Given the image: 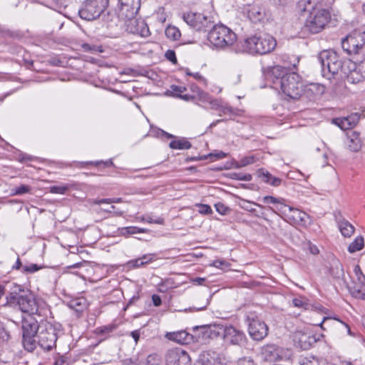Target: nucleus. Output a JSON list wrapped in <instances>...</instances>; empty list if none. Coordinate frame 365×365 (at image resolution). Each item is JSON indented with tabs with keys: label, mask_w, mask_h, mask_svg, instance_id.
<instances>
[{
	"label": "nucleus",
	"mask_w": 365,
	"mask_h": 365,
	"mask_svg": "<svg viewBox=\"0 0 365 365\" xmlns=\"http://www.w3.org/2000/svg\"><path fill=\"white\" fill-rule=\"evenodd\" d=\"M3 305L18 309L30 315L37 314L46 317L48 313L51 314L47 304L44 302L39 304L29 290L16 284H12L9 287Z\"/></svg>",
	"instance_id": "nucleus-1"
},
{
	"label": "nucleus",
	"mask_w": 365,
	"mask_h": 365,
	"mask_svg": "<svg viewBox=\"0 0 365 365\" xmlns=\"http://www.w3.org/2000/svg\"><path fill=\"white\" fill-rule=\"evenodd\" d=\"M298 7L303 11H309L303 27L302 32L307 34H317L323 31L331 19V14L328 9L318 8L312 5L311 0H301Z\"/></svg>",
	"instance_id": "nucleus-2"
},
{
	"label": "nucleus",
	"mask_w": 365,
	"mask_h": 365,
	"mask_svg": "<svg viewBox=\"0 0 365 365\" xmlns=\"http://www.w3.org/2000/svg\"><path fill=\"white\" fill-rule=\"evenodd\" d=\"M277 46L275 38L268 34H260L244 41L243 51L250 54L264 55L272 52Z\"/></svg>",
	"instance_id": "nucleus-3"
},
{
	"label": "nucleus",
	"mask_w": 365,
	"mask_h": 365,
	"mask_svg": "<svg viewBox=\"0 0 365 365\" xmlns=\"http://www.w3.org/2000/svg\"><path fill=\"white\" fill-rule=\"evenodd\" d=\"M210 45L217 49L230 47L236 41V34L228 27L222 24L212 25L207 34Z\"/></svg>",
	"instance_id": "nucleus-4"
},
{
	"label": "nucleus",
	"mask_w": 365,
	"mask_h": 365,
	"mask_svg": "<svg viewBox=\"0 0 365 365\" xmlns=\"http://www.w3.org/2000/svg\"><path fill=\"white\" fill-rule=\"evenodd\" d=\"M279 82L282 92L290 98L298 99L304 91L302 78L295 72L283 75Z\"/></svg>",
	"instance_id": "nucleus-5"
},
{
	"label": "nucleus",
	"mask_w": 365,
	"mask_h": 365,
	"mask_svg": "<svg viewBox=\"0 0 365 365\" xmlns=\"http://www.w3.org/2000/svg\"><path fill=\"white\" fill-rule=\"evenodd\" d=\"M36 339L38 344L42 349L50 351L56 346L58 339L57 329L51 323L41 321L39 323Z\"/></svg>",
	"instance_id": "nucleus-6"
},
{
	"label": "nucleus",
	"mask_w": 365,
	"mask_h": 365,
	"mask_svg": "<svg viewBox=\"0 0 365 365\" xmlns=\"http://www.w3.org/2000/svg\"><path fill=\"white\" fill-rule=\"evenodd\" d=\"M108 4V0H85L79 8V16L86 21L96 20L105 11Z\"/></svg>",
	"instance_id": "nucleus-7"
},
{
	"label": "nucleus",
	"mask_w": 365,
	"mask_h": 365,
	"mask_svg": "<svg viewBox=\"0 0 365 365\" xmlns=\"http://www.w3.org/2000/svg\"><path fill=\"white\" fill-rule=\"evenodd\" d=\"M319 61L321 63L324 76L334 75L341 68V61L334 51H323L319 56Z\"/></svg>",
	"instance_id": "nucleus-8"
},
{
	"label": "nucleus",
	"mask_w": 365,
	"mask_h": 365,
	"mask_svg": "<svg viewBox=\"0 0 365 365\" xmlns=\"http://www.w3.org/2000/svg\"><path fill=\"white\" fill-rule=\"evenodd\" d=\"M279 211L284 215L285 220L293 225L306 227L310 224L309 216L300 210L286 205L279 208Z\"/></svg>",
	"instance_id": "nucleus-9"
},
{
	"label": "nucleus",
	"mask_w": 365,
	"mask_h": 365,
	"mask_svg": "<svg viewBox=\"0 0 365 365\" xmlns=\"http://www.w3.org/2000/svg\"><path fill=\"white\" fill-rule=\"evenodd\" d=\"M183 20L193 29L197 31H207L213 22L201 13L187 12L183 14Z\"/></svg>",
	"instance_id": "nucleus-10"
},
{
	"label": "nucleus",
	"mask_w": 365,
	"mask_h": 365,
	"mask_svg": "<svg viewBox=\"0 0 365 365\" xmlns=\"http://www.w3.org/2000/svg\"><path fill=\"white\" fill-rule=\"evenodd\" d=\"M247 322L248 324V332L252 339L260 341L267 336V325L255 314L248 315Z\"/></svg>",
	"instance_id": "nucleus-11"
},
{
	"label": "nucleus",
	"mask_w": 365,
	"mask_h": 365,
	"mask_svg": "<svg viewBox=\"0 0 365 365\" xmlns=\"http://www.w3.org/2000/svg\"><path fill=\"white\" fill-rule=\"evenodd\" d=\"M140 5L141 0H118V17L125 21H133L138 13Z\"/></svg>",
	"instance_id": "nucleus-12"
},
{
	"label": "nucleus",
	"mask_w": 365,
	"mask_h": 365,
	"mask_svg": "<svg viewBox=\"0 0 365 365\" xmlns=\"http://www.w3.org/2000/svg\"><path fill=\"white\" fill-rule=\"evenodd\" d=\"M166 365H191V358L188 353L181 348H173L165 354Z\"/></svg>",
	"instance_id": "nucleus-13"
},
{
	"label": "nucleus",
	"mask_w": 365,
	"mask_h": 365,
	"mask_svg": "<svg viewBox=\"0 0 365 365\" xmlns=\"http://www.w3.org/2000/svg\"><path fill=\"white\" fill-rule=\"evenodd\" d=\"M365 43L363 37L358 34L357 36H349L343 39L341 46L344 51L348 54H358L362 50Z\"/></svg>",
	"instance_id": "nucleus-14"
},
{
	"label": "nucleus",
	"mask_w": 365,
	"mask_h": 365,
	"mask_svg": "<svg viewBox=\"0 0 365 365\" xmlns=\"http://www.w3.org/2000/svg\"><path fill=\"white\" fill-rule=\"evenodd\" d=\"M222 337L225 341L233 345H242L246 341L244 332L233 326H225Z\"/></svg>",
	"instance_id": "nucleus-15"
},
{
	"label": "nucleus",
	"mask_w": 365,
	"mask_h": 365,
	"mask_svg": "<svg viewBox=\"0 0 365 365\" xmlns=\"http://www.w3.org/2000/svg\"><path fill=\"white\" fill-rule=\"evenodd\" d=\"M282 349L274 344H267L261 347V358L266 361H274L282 357Z\"/></svg>",
	"instance_id": "nucleus-16"
},
{
	"label": "nucleus",
	"mask_w": 365,
	"mask_h": 365,
	"mask_svg": "<svg viewBox=\"0 0 365 365\" xmlns=\"http://www.w3.org/2000/svg\"><path fill=\"white\" fill-rule=\"evenodd\" d=\"M224 327L225 326L221 324L202 326L200 327V334L202 335V339L204 340L217 338L220 336H222Z\"/></svg>",
	"instance_id": "nucleus-17"
},
{
	"label": "nucleus",
	"mask_w": 365,
	"mask_h": 365,
	"mask_svg": "<svg viewBox=\"0 0 365 365\" xmlns=\"http://www.w3.org/2000/svg\"><path fill=\"white\" fill-rule=\"evenodd\" d=\"M286 69L281 66H274L270 68L266 74L267 80L272 81L273 87L277 89L279 86V81L283 75L287 74Z\"/></svg>",
	"instance_id": "nucleus-18"
},
{
	"label": "nucleus",
	"mask_w": 365,
	"mask_h": 365,
	"mask_svg": "<svg viewBox=\"0 0 365 365\" xmlns=\"http://www.w3.org/2000/svg\"><path fill=\"white\" fill-rule=\"evenodd\" d=\"M39 324L34 318L29 317L22 321V334L36 336L38 334Z\"/></svg>",
	"instance_id": "nucleus-19"
},
{
	"label": "nucleus",
	"mask_w": 365,
	"mask_h": 365,
	"mask_svg": "<svg viewBox=\"0 0 365 365\" xmlns=\"http://www.w3.org/2000/svg\"><path fill=\"white\" fill-rule=\"evenodd\" d=\"M347 145L350 151L357 153L362 147V141L359 133L351 131L347 135Z\"/></svg>",
	"instance_id": "nucleus-20"
},
{
	"label": "nucleus",
	"mask_w": 365,
	"mask_h": 365,
	"mask_svg": "<svg viewBox=\"0 0 365 365\" xmlns=\"http://www.w3.org/2000/svg\"><path fill=\"white\" fill-rule=\"evenodd\" d=\"M165 336L171 341L178 344H188L192 339V336L185 331H178L175 332L167 333Z\"/></svg>",
	"instance_id": "nucleus-21"
},
{
	"label": "nucleus",
	"mask_w": 365,
	"mask_h": 365,
	"mask_svg": "<svg viewBox=\"0 0 365 365\" xmlns=\"http://www.w3.org/2000/svg\"><path fill=\"white\" fill-rule=\"evenodd\" d=\"M247 14L250 20L255 23L260 21L264 16L262 8L257 5H249L247 9Z\"/></svg>",
	"instance_id": "nucleus-22"
},
{
	"label": "nucleus",
	"mask_w": 365,
	"mask_h": 365,
	"mask_svg": "<svg viewBox=\"0 0 365 365\" xmlns=\"http://www.w3.org/2000/svg\"><path fill=\"white\" fill-rule=\"evenodd\" d=\"M315 309L319 313H323V314H327V316H325L323 317L322 321L318 324L322 329H324V328L323 327V324L326 321H327L329 319H334V320L340 322L341 324H343V326L346 329L347 333L349 335H351V329H350V327H349V325L346 323L342 322L341 319H339L337 317H332L328 316V309L327 308H325L322 305L319 304L315 307Z\"/></svg>",
	"instance_id": "nucleus-23"
},
{
	"label": "nucleus",
	"mask_w": 365,
	"mask_h": 365,
	"mask_svg": "<svg viewBox=\"0 0 365 365\" xmlns=\"http://www.w3.org/2000/svg\"><path fill=\"white\" fill-rule=\"evenodd\" d=\"M132 24H135L134 29H130L133 34H136L142 37H148L150 32L147 24L143 20H133Z\"/></svg>",
	"instance_id": "nucleus-24"
},
{
	"label": "nucleus",
	"mask_w": 365,
	"mask_h": 365,
	"mask_svg": "<svg viewBox=\"0 0 365 365\" xmlns=\"http://www.w3.org/2000/svg\"><path fill=\"white\" fill-rule=\"evenodd\" d=\"M329 272L336 279H339L344 277L343 266L339 259L333 258L331 260Z\"/></svg>",
	"instance_id": "nucleus-25"
},
{
	"label": "nucleus",
	"mask_w": 365,
	"mask_h": 365,
	"mask_svg": "<svg viewBox=\"0 0 365 365\" xmlns=\"http://www.w3.org/2000/svg\"><path fill=\"white\" fill-rule=\"evenodd\" d=\"M339 229L341 235L345 237H350L354 232V227L346 219L339 218L337 220Z\"/></svg>",
	"instance_id": "nucleus-26"
},
{
	"label": "nucleus",
	"mask_w": 365,
	"mask_h": 365,
	"mask_svg": "<svg viewBox=\"0 0 365 365\" xmlns=\"http://www.w3.org/2000/svg\"><path fill=\"white\" fill-rule=\"evenodd\" d=\"M155 258L154 254L144 255L141 257L130 260L127 264L130 268H138L152 262Z\"/></svg>",
	"instance_id": "nucleus-27"
},
{
	"label": "nucleus",
	"mask_w": 365,
	"mask_h": 365,
	"mask_svg": "<svg viewBox=\"0 0 365 365\" xmlns=\"http://www.w3.org/2000/svg\"><path fill=\"white\" fill-rule=\"evenodd\" d=\"M364 80H365V77L361 72H359V64L346 76L347 82L353 84L358 83Z\"/></svg>",
	"instance_id": "nucleus-28"
},
{
	"label": "nucleus",
	"mask_w": 365,
	"mask_h": 365,
	"mask_svg": "<svg viewBox=\"0 0 365 365\" xmlns=\"http://www.w3.org/2000/svg\"><path fill=\"white\" fill-rule=\"evenodd\" d=\"M169 146L172 149L187 150L191 148V143L185 138H177L172 140Z\"/></svg>",
	"instance_id": "nucleus-29"
},
{
	"label": "nucleus",
	"mask_w": 365,
	"mask_h": 365,
	"mask_svg": "<svg viewBox=\"0 0 365 365\" xmlns=\"http://www.w3.org/2000/svg\"><path fill=\"white\" fill-rule=\"evenodd\" d=\"M36 336L34 335L22 334V342L25 349L33 351L36 345Z\"/></svg>",
	"instance_id": "nucleus-30"
},
{
	"label": "nucleus",
	"mask_w": 365,
	"mask_h": 365,
	"mask_svg": "<svg viewBox=\"0 0 365 365\" xmlns=\"http://www.w3.org/2000/svg\"><path fill=\"white\" fill-rule=\"evenodd\" d=\"M68 307L76 312H82L86 308V299L83 298H76L68 302Z\"/></svg>",
	"instance_id": "nucleus-31"
},
{
	"label": "nucleus",
	"mask_w": 365,
	"mask_h": 365,
	"mask_svg": "<svg viewBox=\"0 0 365 365\" xmlns=\"http://www.w3.org/2000/svg\"><path fill=\"white\" fill-rule=\"evenodd\" d=\"M350 292L354 298L365 301V286L363 282L360 284L351 287Z\"/></svg>",
	"instance_id": "nucleus-32"
},
{
	"label": "nucleus",
	"mask_w": 365,
	"mask_h": 365,
	"mask_svg": "<svg viewBox=\"0 0 365 365\" xmlns=\"http://www.w3.org/2000/svg\"><path fill=\"white\" fill-rule=\"evenodd\" d=\"M117 328L116 324H110L106 326L97 327L95 329V334L98 336L107 337L110 333L114 331Z\"/></svg>",
	"instance_id": "nucleus-33"
},
{
	"label": "nucleus",
	"mask_w": 365,
	"mask_h": 365,
	"mask_svg": "<svg viewBox=\"0 0 365 365\" xmlns=\"http://www.w3.org/2000/svg\"><path fill=\"white\" fill-rule=\"evenodd\" d=\"M364 245V239L363 237H357L355 240L349 245L348 251L350 253H354L357 251L361 250Z\"/></svg>",
	"instance_id": "nucleus-34"
},
{
	"label": "nucleus",
	"mask_w": 365,
	"mask_h": 365,
	"mask_svg": "<svg viewBox=\"0 0 365 365\" xmlns=\"http://www.w3.org/2000/svg\"><path fill=\"white\" fill-rule=\"evenodd\" d=\"M262 201L264 204H272L277 205V209L279 210V208L282 207V205H286L284 202V200L280 197H275L271 195H267L262 198Z\"/></svg>",
	"instance_id": "nucleus-35"
},
{
	"label": "nucleus",
	"mask_w": 365,
	"mask_h": 365,
	"mask_svg": "<svg viewBox=\"0 0 365 365\" xmlns=\"http://www.w3.org/2000/svg\"><path fill=\"white\" fill-rule=\"evenodd\" d=\"M165 36L168 38L177 41L180 38L181 34L180 30L173 26H169L165 29Z\"/></svg>",
	"instance_id": "nucleus-36"
},
{
	"label": "nucleus",
	"mask_w": 365,
	"mask_h": 365,
	"mask_svg": "<svg viewBox=\"0 0 365 365\" xmlns=\"http://www.w3.org/2000/svg\"><path fill=\"white\" fill-rule=\"evenodd\" d=\"M148 230L145 228H140L135 226L126 227L121 229V234L123 235H134L138 233L148 232Z\"/></svg>",
	"instance_id": "nucleus-37"
},
{
	"label": "nucleus",
	"mask_w": 365,
	"mask_h": 365,
	"mask_svg": "<svg viewBox=\"0 0 365 365\" xmlns=\"http://www.w3.org/2000/svg\"><path fill=\"white\" fill-rule=\"evenodd\" d=\"M292 304L295 307L301 308L305 310L309 309V304L308 303L307 299L304 297L294 298L292 299Z\"/></svg>",
	"instance_id": "nucleus-38"
},
{
	"label": "nucleus",
	"mask_w": 365,
	"mask_h": 365,
	"mask_svg": "<svg viewBox=\"0 0 365 365\" xmlns=\"http://www.w3.org/2000/svg\"><path fill=\"white\" fill-rule=\"evenodd\" d=\"M301 365H327L326 361L323 359H318L314 356L309 358H304L300 362Z\"/></svg>",
	"instance_id": "nucleus-39"
},
{
	"label": "nucleus",
	"mask_w": 365,
	"mask_h": 365,
	"mask_svg": "<svg viewBox=\"0 0 365 365\" xmlns=\"http://www.w3.org/2000/svg\"><path fill=\"white\" fill-rule=\"evenodd\" d=\"M332 123L339 126L341 130H348L352 128L346 118H334L332 120Z\"/></svg>",
	"instance_id": "nucleus-40"
},
{
	"label": "nucleus",
	"mask_w": 365,
	"mask_h": 365,
	"mask_svg": "<svg viewBox=\"0 0 365 365\" xmlns=\"http://www.w3.org/2000/svg\"><path fill=\"white\" fill-rule=\"evenodd\" d=\"M31 191V187L27 185H21L11 189L12 195H21Z\"/></svg>",
	"instance_id": "nucleus-41"
},
{
	"label": "nucleus",
	"mask_w": 365,
	"mask_h": 365,
	"mask_svg": "<svg viewBox=\"0 0 365 365\" xmlns=\"http://www.w3.org/2000/svg\"><path fill=\"white\" fill-rule=\"evenodd\" d=\"M264 181L272 186H279L281 184V179L272 176L269 173H263Z\"/></svg>",
	"instance_id": "nucleus-42"
},
{
	"label": "nucleus",
	"mask_w": 365,
	"mask_h": 365,
	"mask_svg": "<svg viewBox=\"0 0 365 365\" xmlns=\"http://www.w3.org/2000/svg\"><path fill=\"white\" fill-rule=\"evenodd\" d=\"M197 90V99L204 104H209L210 102L212 97L207 93L200 90L198 87H195Z\"/></svg>",
	"instance_id": "nucleus-43"
},
{
	"label": "nucleus",
	"mask_w": 365,
	"mask_h": 365,
	"mask_svg": "<svg viewBox=\"0 0 365 365\" xmlns=\"http://www.w3.org/2000/svg\"><path fill=\"white\" fill-rule=\"evenodd\" d=\"M308 90L315 96H320L325 92V87L322 84L312 83Z\"/></svg>",
	"instance_id": "nucleus-44"
},
{
	"label": "nucleus",
	"mask_w": 365,
	"mask_h": 365,
	"mask_svg": "<svg viewBox=\"0 0 365 365\" xmlns=\"http://www.w3.org/2000/svg\"><path fill=\"white\" fill-rule=\"evenodd\" d=\"M140 221L147 222L150 224L163 225L164 219L160 217L153 218L152 216L146 215L140 217Z\"/></svg>",
	"instance_id": "nucleus-45"
},
{
	"label": "nucleus",
	"mask_w": 365,
	"mask_h": 365,
	"mask_svg": "<svg viewBox=\"0 0 365 365\" xmlns=\"http://www.w3.org/2000/svg\"><path fill=\"white\" fill-rule=\"evenodd\" d=\"M69 189V185H54L50 187V192L53 194H61L63 195Z\"/></svg>",
	"instance_id": "nucleus-46"
},
{
	"label": "nucleus",
	"mask_w": 365,
	"mask_h": 365,
	"mask_svg": "<svg viewBox=\"0 0 365 365\" xmlns=\"http://www.w3.org/2000/svg\"><path fill=\"white\" fill-rule=\"evenodd\" d=\"M218 112H219L220 116L234 114V110H233L232 108L226 103L222 104Z\"/></svg>",
	"instance_id": "nucleus-47"
},
{
	"label": "nucleus",
	"mask_w": 365,
	"mask_h": 365,
	"mask_svg": "<svg viewBox=\"0 0 365 365\" xmlns=\"http://www.w3.org/2000/svg\"><path fill=\"white\" fill-rule=\"evenodd\" d=\"M196 206L199 208L198 212L201 215H210L212 213V210L208 205L197 204Z\"/></svg>",
	"instance_id": "nucleus-48"
},
{
	"label": "nucleus",
	"mask_w": 365,
	"mask_h": 365,
	"mask_svg": "<svg viewBox=\"0 0 365 365\" xmlns=\"http://www.w3.org/2000/svg\"><path fill=\"white\" fill-rule=\"evenodd\" d=\"M252 205H255L259 207H262V206L258 203L252 202L247 201V200L243 201L242 204L241 205V207L243 209H245L250 212H255L256 210L254 207H252Z\"/></svg>",
	"instance_id": "nucleus-49"
},
{
	"label": "nucleus",
	"mask_w": 365,
	"mask_h": 365,
	"mask_svg": "<svg viewBox=\"0 0 365 365\" xmlns=\"http://www.w3.org/2000/svg\"><path fill=\"white\" fill-rule=\"evenodd\" d=\"M215 207L216 211L222 215H227V212L230 211L229 207L222 202L215 203Z\"/></svg>",
	"instance_id": "nucleus-50"
},
{
	"label": "nucleus",
	"mask_w": 365,
	"mask_h": 365,
	"mask_svg": "<svg viewBox=\"0 0 365 365\" xmlns=\"http://www.w3.org/2000/svg\"><path fill=\"white\" fill-rule=\"evenodd\" d=\"M349 122H350L351 126H355L359 121L360 115L357 113H352L348 117H346Z\"/></svg>",
	"instance_id": "nucleus-51"
},
{
	"label": "nucleus",
	"mask_w": 365,
	"mask_h": 365,
	"mask_svg": "<svg viewBox=\"0 0 365 365\" xmlns=\"http://www.w3.org/2000/svg\"><path fill=\"white\" fill-rule=\"evenodd\" d=\"M81 47L84 51H88V52H91V53H96L98 51V46H96L95 45L89 44L88 43H82Z\"/></svg>",
	"instance_id": "nucleus-52"
},
{
	"label": "nucleus",
	"mask_w": 365,
	"mask_h": 365,
	"mask_svg": "<svg viewBox=\"0 0 365 365\" xmlns=\"http://www.w3.org/2000/svg\"><path fill=\"white\" fill-rule=\"evenodd\" d=\"M255 163V157L254 156H247L242 158L239 163L240 166L244 167L248 165H251Z\"/></svg>",
	"instance_id": "nucleus-53"
},
{
	"label": "nucleus",
	"mask_w": 365,
	"mask_h": 365,
	"mask_svg": "<svg viewBox=\"0 0 365 365\" xmlns=\"http://www.w3.org/2000/svg\"><path fill=\"white\" fill-rule=\"evenodd\" d=\"M171 92L173 93V95L180 97L181 96V93H183L185 91H186L185 87L183 86H172L171 87Z\"/></svg>",
	"instance_id": "nucleus-54"
},
{
	"label": "nucleus",
	"mask_w": 365,
	"mask_h": 365,
	"mask_svg": "<svg viewBox=\"0 0 365 365\" xmlns=\"http://www.w3.org/2000/svg\"><path fill=\"white\" fill-rule=\"evenodd\" d=\"M165 58L173 63H177V58L174 51L168 50L165 53Z\"/></svg>",
	"instance_id": "nucleus-55"
},
{
	"label": "nucleus",
	"mask_w": 365,
	"mask_h": 365,
	"mask_svg": "<svg viewBox=\"0 0 365 365\" xmlns=\"http://www.w3.org/2000/svg\"><path fill=\"white\" fill-rule=\"evenodd\" d=\"M23 269H24V272L34 273V272L39 270L40 267H38L36 264H31V265H29V266H24L23 267Z\"/></svg>",
	"instance_id": "nucleus-56"
},
{
	"label": "nucleus",
	"mask_w": 365,
	"mask_h": 365,
	"mask_svg": "<svg viewBox=\"0 0 365 365\" xmlns=\"http://www.w3.org/2000/svg\"><path fill=\"white\" fill-rule=\"evenodd\" d=\"M222 103L220 100L212 98L209 105H210L212 109L218 111Z\"/></svg>",
	"instance_id": "nucleus-57"
},
{
	"label": "nucleus",
	"mask_w": 365,
	"mask_h": 365,
	"mask_svg": "<svg viewBox=\"0 0 365 365\" xmlns=\"http://www.w3.org/2000/svg\"><path fill=\"white\" fill-rule=\"evenodd\" d=\"M212 265L217 268L222 269L224 267H228L230 264L226 261L217 259L213 262Z\"/></svg>",
	"instance_id": "nucleus-58"
},
{
	"label": "nucleus",
	"mask_w": 365,
	"mask_h": 365,
	"mask_svg": "<svg viewBox=\"0 0 365 365\" xmlns=\"http://www.w3.org/2000/svg\"><path fill=\"white\" fill-rule=\"evenodd\" d=\"M237 365H255V363L250 358L244 357L238 360Z\"/></svg>",
	"instance_id": "nucleus-59"
},
{
	"label": "nucleus",
	"mask_w": 365,
	"mask_h": 365,
	"mask_svg": "<svg viewBox=\"0 0 365 365\" xmlns=\"http://www.w3.org/2000/svg\"><path fill=\"white\" fill-rule=\"evenodd\" d=\"M148 363L152 365H158L159 363V358L157 354H150L148 356Z\"/></svg>",
	"instance_id": "nucleus-60"
},
{
	"label": "nucleus",
	"mask_w": 365,
	"mask_h": 365,
	"mask_svg": "<svg viewBox=\"0 0 365 365\" xmlns=\"http://www.w3.org/2000/svg\"><path fill=\"white\" fill-rule=\"evenodd\" d=\"M12 284H8L6 286V287H4L3 286L0 285V305H3V303H1V299L3 297V296L4 294H6V296L7 295V293H8V291L9 290V287ZM5 303V302H4V304Z\"/></svg>",
	"instance_id": "nucleus-61"
},
{
	"label": "nucleus",
	"mask_w": 365,
	"mask_h": 365,
	"mask_svg": "<svg viewBox=\"0 0 365 365\" xmlns=\"http://www.w3.org/2000/svg\"><path fill=\"white\" fill-rule=\"evenodd\" d=\"M209 155L211 158L212 157H215L216 160H219V159L225 158L227 156V153H225L222 151H219L215 153H210Z\"/></svg>",
	"instance_id": "nucleus-62"
},
{
	"label": "nucleus",
	"mask_w": 365,
	"mask_h": 365,
	"mask_svg": "<svg viewBox=\"0 0 365 365\" xmlns=\"http://www.w3.org/2000/svg\"><path fill=\"white\" fill-rule=\"evenodd\" d=\"M237 179L240 180L250 181L252 180V175L250 174L239 173L237 175Z\"/></svg>",
	"instance_id": "nucleus-63"
},
{
	"label": "nucleus",
	"mask_w": 365,
	"mask_h": 365,
	"mask_svg": "<svg viewBox=\"0 0 365 365\" xmlns=\"http://www.w3.org/2000/svg\"><path fill=\"white\" fill-rule=\"evenodd\" d=\"M152 301H153L154 306H155V307H159L162 303L161 298L158 294H153L152 296Z\"/></svg>",
	"instance_id": "nucleus-64"
}]
</instances>
